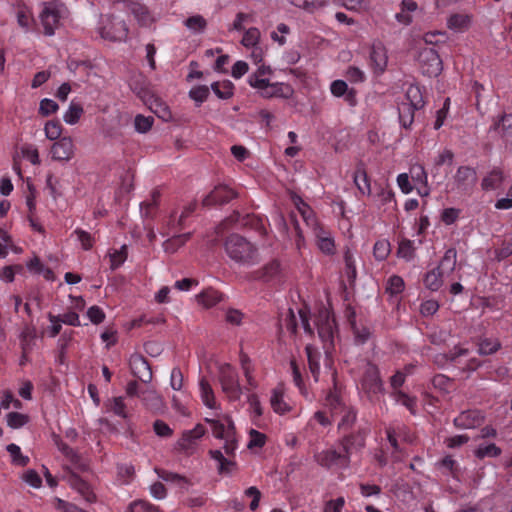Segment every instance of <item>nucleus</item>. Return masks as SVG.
Listing matches in <instances>:
<instances>
[{
  "label": "nucleus",
  "instance_id": "nucleus-1",
  "mask_svg": "<svg viewBox=\"0 0 512 512\" xmlns=\"http://www.w3.org/2000/svg\"><path fill=\"white\" fill-rule=\"evenodd\" d=\"M314 323L326 354L325 365L330 366L332 352L335 348V337L338 334L335 317L328 310L322 309L316 315Z\"/></svg>",
  "mask_w": 512,
  "mask_h": 512
},
{
  "label": "nucleus",
  "instance_id": "nucleus-2",
  "mask_svg": "<svg viewBox=\"0 0 512 512\" xmlns=\"http://www.w3.org/2000/svg\"><path fill=\"white\" fill-rule=\"evenodd\" d=\"M227 255L236 263L253 265L258 262L257 248L239 234H231L225 244Z\"/></svg>",
  "mask_w": 512,
  "mask_h": 512
},
{
  "label": "nucleus",
  "instance_id": "nucleus-3",
  "mask_svg": "<svg viewBox=\"0 0 512 512\" xmlns=\"http://www.w3.org/2000/svg\"><path fill=\"white\" fill-rule=\"evenodd\" d=\"M218 381L229 403L240 401L243 387L240 384L238 371L232 365L225 363L219 367Z\"/></svg>",
  "mask_w": 512,
  "mask_h": 512
},
{
  "label": "nucleus",
  "instance_id": "nucleus-4",
  "mask_svg": "<svg viewBox=\"0 0 512 512\" xmlns=\"http://www.w3.org/2000/svg\"><path fill=\"white\" fill-rule=\"evenodd\" d=\"M67 15V8L58 1H50L43 4L39 14L40 24L45 36H53L62 25V20Z\"/></svg>",
  "mask_w": 512,
  "mask_h": 512
},
{
  "label": "nucleus",
  "instance_id": "nucleus-5",
  "mask_svg": "<svg viewBox=\"0 0 512 512\" xmlns=\"http://www.w3.org/2000/svg\"><path fill=\"white\" fill-rule=\"evenodd\" d=\"M98 30L103 39L110 41H124L129 32L125 20L114 13L101 15Z\"/></svg>",
  "mask_w": 512,
  "mask_h": 512
},
{
  "label": "nucleus",
  "instance_id": "nucleus-6",
  "mask_svg": "<svg viewBox=\"0 0 512 512\" xmlns=\"http://www.w3.org/2000/svg\"><path fill=\"white\" fill-rule=\"evenodd\" d=\"M359 389L373 401L383 392V382L377 365L368 362L360 379Z\"/></svg>",
  "mask_w": 512,
  "mask_h": 512
},
{
  "label": "nucleus",
  "instance_id": "nucleus-7",
  "mask_svg": "<svg viewBox=\"0 0 512 512\" xmlns=\"http://www.w3.org/2000/svg\"><path fill=\"white\" fill-rule=\"evenodd\" d=\"M489 139L512 149V114H503L493 120L488 130Z\"/></svg>",
  "mask_w": 512,
  "mask_h": 512
},
{
  "label": "nucleus",
  "instance_id": "nucleus-8",
  "mask_svg": "<svg viewBox=\"0 0 512 512\" xmlns=\"http://www.w3.org/2000/svg\"><path fill=\"white\" fill-rule=\"evenodd\" d=\"M414 365L410 364L406 366L403 370H398L396 373L390 378V384L393 388V397L395 401L403 406H405L411 414H415V400L410 397L406 393L400 390V387L405 382L406 376L413 373Z\"/></svg>",
  "mask_w": 512,
  "mask_h": 512
},
{
  "label": "nucleus",
  "instance_id": "nucleus-9",
  "mask_svg": "<svg viewBox=\"0 0 512 512\" xmlns=\"http://www.w3.org/2000/svg\"><path fill=\"white\" fill-rule=\"evenodd\" d=\"M314 458L317 464L330 470H345L349 468L351 463L349 456L346 455L340 447L339 449L328 448L322 450L315 454Z\"/></svg>",
  "mask_w": 512,
  "mask_h": 512
},
{
  "label": "nucleus",
  "instance_id": "nucleus-10",
  "mask_svg": "<svg viewBox=\"0 0 512 512\" xmlns=\"http://www.w3.org/2000/svg\"><path fill=\"white\" fill-rule=\"evenodd\" d=\"M476 170L470 166H460L453 176L452 191L460 195L471 194L477 183Z\"/></svg>",
  "mask_w": 512,
  "mask_h": 512
},
{
  "label": "nucleus",
  "instance_id": "nucleus-11",
  "mask_svg": "<svg viewBox=\"0 0 512 512\" xmlns=\"http://www.w3.org/2000/svg\"><path fill=\"white\" fill-rule=\"evenodd\" d=\"M421 72L429 77H436L442 70V61L435 47L423 48L418 54Z\"/></svg>",
  "mask_w": 512,
  "mask_h": 512
},
{
  "label": "nucleus",
  "instance_id": "nucleus-12",
  "mask_svg": "<svg viewBox=\"0 0 512 512\" xmlns=\"http://www.w3.org/2000/svg\"><path fill=\"white\" fill-rule=\"evenodd\" d=\"M368 433V429L359 428L356 432L348 433L339 439L338 445L349 456V460L353 453H358L365 447Z\"/></svg>",
  "mask_w": 512,
  "mask_h": 512
},
{
  "label": "nucleus",
  "instance_id": "nucleus-13",
  "mask_svg": "<svg viewBox=\"0 0 512 512\" xmlns=\"http://www.w3.org/2000/svg\"><path fill=\"white\" fill-rule=\"evenodd\" d=\"M64 478L69 486L77 491L86 502L93 503L96 501V495L90 484L82 479L77 473L71 469H67Z\"/></svg>",
  "mask_w": 512,
  "mask_h": 512
},
{
  "label": "nucleus",
  "instance_id": "nucleus-14",
  "mask_svg": "<svg viewBox=\"0 0 512 512\" xmlns=\"http://www.w3.org/2000/svg\"><path fill=\"white\" fill-rule=\"evenodd\" d=\"M236 197V193L233 189L226 185H219L215 187L204 199V206L223 205L228 203Z\"/></svg>",
  "mask_w": 512,
  "mask_h": 512
},
{
  "label": "nucleus",
  "instance_id": "nucleus-15",
  "mask_svg": "<svg viewBox=\"0 0 512 512\" xmlns=\"http://www.w3.org/2000/svg\"><path fill=\"white\" fill-rule=\"evenodd\" d=\"M132 374L143 383H149L152 380V371L148 361L141 355L134 354L129 361Z\"/></svg>",
  "mask_w": 512,
  "mask_h": 512
},
{
  "label": "nucleus",
  "instance_id": "nucleus-16",
  "mask_svg": "<svg viewBox=\"0 0 512 512\" xmlns=\"http://www.w3.org/2000/svg\"><path fill=\"white\" fill-rule=\"evenodd\" d=\"M51 155L54 160L69 161L74 155L72 138L65 136L57 140L51 147Z\"/></svg>",
  "mask_w": 512,
  "mask_h": 512
},
{
  "label": "nucleus",
  "instance_id": "nucleus-17",
  "mask_svg": "<svg viewBox=\"0 0 512 512\" xmlns=\"http://www.w3.org/2000/svg\"><path fill=\"white\" fill-rule=\"evenodd\" d=\"M388 63L387 50L381 42L373 43L370 51V64L376 74H382Z\"/></svg>",
  "mask_w": 512,
  "mask_h": 512
},
{
  "label": "nucleus",
  "instance_id": "nucleus-18",
  "mask_svg": "<svg viewBox=\"0 0 512 512\" xmlns=\"http://www.w3.org/2000/svg\"><path fill=\"white\" fill-rule=\"evenodd\" d=\"M266 83L267 85H263L261 87H253L254 89L259 90L260 95L263 98H289L290 95L292 94V89L287 84L281 82L271 83L270 80H267Z\"/></svg>",
  "mask_w": 512,
  "mask_h": 512
},
{
  "label": "nucleus",
  "instance_id": "nucleus-19",
  "mask_svg": "<svg viewBox=\"0 0 512 512\" xmlns=\"http://www.w3.org/2000/svg\"><path fill=\"white\" fill-rule=\"evenodd\" d=\"M139 96L145 103L149 104V108L161 119L168 120L171 117L168 106L157 96L149 91L142 90Z\"/></svg>",
  "mask_w": 512,
  "mask_h": 512
},
{
  "label": "nucleus",
  "instance_id": "nucleus-20",
  "mask_svg": "<svg viewBox=\"0 0 512 512\" xmlns=\"http://www.w3.org/2000/svg\"><path fill=\"white\" fill-rule=\"evenodd\" d=\"M292 201L303 221L312 231L322 226V224L318 222L313 209L300 196L294 195Z\"/></svg>",
  "mask_w": 512,
  "mask_h": 512
},
{
  "label": "nucleus",
  "instance_id": "nucleus-21",
  "mask_svg": "<svg viewBox=\"0 0 512 512\" xmlns=\"http://www.w3.org/2000/svg\"><path fill=\"white\" fill-rule=\"evenodd\" d=\"M205 421L210 424L214 437L224 439L235 435L234 424L229 416H224V422L217 419L206 418Z\"/></svg>",
  "mask_w": 512,
  "mask_h": 512
},
{
  "label": "nucleus",
  "instance_id": "nucleus-22",
  "mask_svg": "<svg viewBox=\"0 0 512 512\" xmlns=\"http://www.w3.org/2000/svg\"><path fill=\"white\" fill-rule=\"evenodd\" d=\"M281 272V265L280 262L277 260H272L271 262L267 263L262 268L253 271L250 274V279L252 280H261L264 282H270L272 280H275Z\"/></svg>",
  "mask_w": 512,
  "mask_h": 512
},
{
  "label": "nucleus",
  "instance_id": "nucleus-23",
  "mask_svg": "<svg viewBox=\"0 0 512 512\" xmlns=\"http://www.w3.org/2000/svg\"><path fill=\"white\" fill-rule=\"evenodd\" d=\"M313 234L317 240L318 248L325 254L331 255L335 252V243L334 239L331 236L330 231L324 227L315 228Z\"/></svg>",
  "mask_w": 512,
  "mask_h": 512
},
{
  "label": "nucleus",
  "instance_id": "nucleus-24",
  "mask_svg": "<svg viewBox=\"0 0 512 512\" xmlns=\"http://www.w3.org/2000/svg\"><path fill=\"white\" fill-rule=\"evenodd\" d=\"M483 416L479 411L468 410L460 413L455 419L454 424L459 428L470 429L480 425Z\"/></svg>",
  "mask_w": 512,
  "mask_h": 512
},
{
  "label": "nucleus",
  "instance_id": "nucleus-25",
  "mask_svg": "<svg viewBox=\"0 0 512 512\" xmlns=\"http://www.w3.org/2000/svg\"><path fill=\"white\" fill-rule=\"evenodd\" d=\"M270 405L273 411L279 415H284L291 410V406L284 400L283 385H278L271 391Z\"/></svg>",
  "mask_w": 512,
  "mask_h": 512
},
{
  "label": "nucleus",
  "instance_id": "nucleus-26",
  "mask_svg": "<svg viewBox=\"0 0 512 512\" xmlns=\"http://www.w3.org/2000/svg\"><path fill=\"white\" fill-rule=\"evenodd\" d=\"M200 397L203 404L209 409H219L220 405L215 398L214 390L209 381L202 377L199 380Z\"/></svg>",
  "mask_w": 512,
  "mask_h": 512
},
{
  "label": "nucleus",
  "instance_id": "nucleus-27",
  "mask_svg": "<svg viewBox=\"0 0 512 512\" xmlns=\"http://www.w3.org/2000/svg\"><path fill=\"white\" fill-rule=\"evenodd\" d=\"M305 351L307 354V360H308V366L310 373L312 377L314 378L315 382L319 380L320 376V359H321V353L318 350L317 347L314 345L308 344L305 347Z\"/></svg>",
  "mask_w": 512,
  "mask_h": 512
},
{
  "label": "nucleus",
  "instance_id": "nucleus-28",
  "mask_svg": "<svg viewBox=\"0 0 512 512\" xmlns=\"http://www.w3.org/2000/svg\"><path fill=\"white\" fill-rule=\"evenodd\" d=\"M129 11L133 14L139 25L148 27L154 19L151 16L148 8L140 3H132L129 5Z\"/></svg>",
  "mask_w": 512,
  "mask_h": 512
},
{
  "label": "nucleus",
  "instance_id": "nucleus-29",
  "mask_svg": "<svg viewBox=\"0 0 512 512\" xmlns=\"http://www.w3.org/2000/svg\"><path fill=\"white\" fill-rule=\"evenodd\" d=\"M470 23V16L464 13L452 14L447 19V27L455 32H464L469 28Z\"/></svg>",
  "mask_w": 512,
  "mask_h": 512
},
{
  "label": "nucleus",
  "instance_id": "nucleus-30",
  "mask_svg": "<svg viewBox=\"0 0 512 512\" xmlns=\"http://www.w3.org/2000/svg\"><path fill=\"white\" fill-rule=\"evenodd\" d=\"M271 74V67L262 64L257 68V70L254 73L249 75L248 83L251 87H261L263 85H267L266 81L269 80V78H267L266 76H269Z\"/></svg>",
  "mask_w": 512,
  "mask_h": 512
},
{
  "label": "nucleus",
  "instance_id": "nucleus-31",
  "mask_svg": "<svg viewBox=\"0 0 512 512\" xmlns=\"http://www.w3.org/2000/svg\"><path fill=\"white\" fill-rule=\"evenodd\" d=\"M399 120L403 127L408 128L414 122L416 105L410 100L409 103H402L399 108Z\"/></svg>",
  "mask_w": 512,
  "mask_h": 512
},
{
  "label": "nucleus",
  "instance_id": "nucleus-32",
  "mask_svg": "<svg viewBox=\"0 0 512 512\" xmlns=\"http://www.w3.org/2000/svg\"><path fill=\"white\" fill-rule=\"evenodd\" d=\"M415 11L416 2L412 0H403L401 3V10L396 13L395 18L399 23L409 25L413 20L412 13Z\"/></svg>",
  "mask_w": 512,
  "mask_h": 512
},
{
  "label": "nucleus",
  "instance_id": "nucleus-33",
  "mask_svg": "<svg viewBox=\"0 0 512 512\" xmlns=\"http://www.w3.org/2000/svg\"><path fill=\"white\" fill-rule=\"evenodd\" d=\"M469 354V350L461 347L456 346L453 350L449 351V353L439 354L436 357V362L439 364H447L449 362L451 363H460L459 359L461 357L467 356Z\"/></svg>",
  "mask_w": 512,
  "mask_h": 512
},
{
  "label": "nucleus",
  "instance_id": "nucleus-34",
  "mask_svg": "<svg viewBox=\"0 0 512 512\" xmlns=\"http://www.w3.org/2000/svg\"><path fill=\"white\" fill-rule=\"evenodd\" d=\"M197 299L204 307L210 308L222 300V294L213 288H208L197 295Z\"/></svg>",
  "mask_w": 512,
  "mask_h": 512
},
{
  "label": "nucleus",
  "instance_id": "nucleus-35",
  "mask_svg": "<svg viewBox=\"0 0 512 512\" xmlns=\"http://www.w3.org/2000/svg\"><path fill=\"white\" fill-rule=\"evenodd\" d=\"M190 237L191 233L173 235L163 243L164 251L171 254L175 253L190 239Z\"/></svg>",
  "mask_w": 512,
  "mask_h": 512
},
{
  "label": "nucleus",
  "instance_id": "nucleus-36",
  "mask_svg": "<svg viewBox=\"0 0 512 512\" xmlns=\"http://www.w3.org/2000/svg\"><path fill=\"white\" fill-rule=\"evenodd\" d=\"M184 25L194 34H202L207 28V20L200 14L188 17L184 21Z\"/></svg>",
  "mask_w": 512,
  "mask_h": 512
},
{
  "label": "nucleus",
  "instance_id": "nucleus-37",
  "mask_svg": "<svg viewBox=\"0 0 512 512\" xmlns=\"http://www.w3.org/2000/svg\"><path fill=\"white\" fill-rule=\"evenodd\" d=\"M211 89L220 99H229L234 94V84L229 80L214 82L211 85Z\"/></svg>",
  "mask_w": 512,
  "mask_h": 512
},
{
  "label": "nucleus",
  "instance_id": "nucleus-38",
  "mask_svg": "<svg viewBox=\"0 0 512 512\" xmlns=\"http://www.w3.org/2000/svg\"><path fill=\"white\" fill-rule=\"evenodd\" d=\"M290 368H291L292 378H293V382H294L295 386L299 389L300 393L303 396L307 397L308 389L305 385L300 366L298 365V363L295 359H291Z\"/></svg>",
  "mask_w": 512,
  "mask_h": 512
},
{
  "label": "nucleus",
  "instance_id": "nucleus-39",
  "mask_svg": "<svg viewBox=\"0 0 512 512\" xmlns=\"http://www.w3.org/2000/svg\"><path fill=\"white\" fill-rule=\"evenodd\" d=\"M342 412H343V415H342L340 422L338 423V429L342 430V431H346V430H349L350 428H352V426L356 422L357 411L354 407L344 406Z\"/></svg>",
  "mask_w": 512,
  "mask_h": 512
},
{
  "label": "nucleus",
  "instance_id": "nucleus-40",
  "mask_svg": "<svg viewBox=\"0 0 512 512\" xmlns=\"http://www.w3.org/2000/svg\"><path fill=\"white\" fill-rule=\"evenodd\" d=\"M443 272L440 271V267H436L425 276V286L431 291H437L443 284Z\"/></svg>",
  "mask_w": 512,
  "mask_h": 512
},
{
  "label": "nucleus",
  "instance_id": "nucleus-41",
  "mask_svg": "<svg viewBox=\"0 0 512 512\" xmlns=\"http://www.w3.org/2000/svg\"><path fill=\"white\" fill-rule=\"evenodd\" d=\"M6 450L11 456L12 464L20 467H25L29 464V457L22 454L21 448L18 445L11 443L7 445Z\"/></svg>",
  "mask_w": 512,
  "mask_h": 512
},
{
  "label": "nucleus",
  "instance_id": "nucleus-42",
  "mask_svg": "<svg viewBox=\"0 0 512 512\" xmlns=\"http://www.w3.org/2000/svg\"><path fill=\"white\" fill-rule=\"evenodd\" d=\"M354 182L362 194L370 193V182L367 172L363 167L358 166L354 173Z\"/></svg>",
  "mask_w": 512,
  "mask_h": 512
},
{
  "label": "nucleus",
  "instance_id": "nucleus-43",
  "mask_svg": "<svg viewBox=\"0 0 512 512\" xmlns=\"http://www.w3.org/2000/svg\"><path fill=\"white\" fill-rule=\"evenodd\" d=\"M58 448L75 467H77L81 471H85L87 469V465L81 463L80 456L69 445L61 442L60 444H58Z\"/></svg>",
  "mask_w": 512,
  "mask_h": 512
},
{
  "label": "nucleus",
  "instance_id": "nucleus-44",
  "mask_svg": "<svg viewBox=\"0 0 512 512\" xmlns=\"http://www.w3.org/2000/svg\"><path fill=\"white\" fill-rule=\"evenodd\" d=\"M84 113V109L81 104L71 102L68 110L65 112L63 119L67 124H76Z\"/></svg>",
  "mask_w": 512,
  "mask_h": 512
},
{
  "label": "nucleus",
  "instance_id": "nucleus-45",
  "mask_svg": "<svg viewBox=\"0 0 512 512\" xmlns=\"http://www.w3.org/2000/svg\"><path fill=\"white\" fill-rule=\"evenodd\" d=\"M391 252V245L387 239L377 240L373 247V256L378 261H384Z\"/></svg>",
  "mask_w": 512,
  "mask_h": 512
},
{
  "label": "nucleus",
  "instance_id": "nucleus-46",
  "mask_svg": "<svg viewBox=\"0 0 512 512\" xmlns=\"http://www.w3.org/2000/svg\"><path fill=\"white\" fill-rule=\"evenodd\" d=\"M502 182V172L500 170H493L482 180L481 186L483 190H494Z\"/></svg>",
  "mask_w": 512,
  "mask_h": 512
},
{
  "label": "nucleus",
  "instance_id": "nucleus-47",
  "mask_svg": "<svg viewBox=\"0 0 512 512\" xmlns=\"http://www.w3.org/2000/svg\"><path fill=\"white\" fill-rule=\"evenodd\" d=\"M457 262V252L454 248H450L446 250L444 256L441 259L440 265V271H448L452 272L455 269Z\"/></svg>",
  "mask_w": 512,
  "mask_h": 512
},
{
  "label": "nucleus",
  "instance_id": "nucleus-48",
  "mask_svg": "<svg viewBox=\"0 0 512 512\" xmlns=\"http://www.w3.org/2000/svg\"><path fill=\"white\" fill-rule=\"evenodd\" d=\"M17 23L26 32L29 31L34 24V18L31 11L27 7H21L17 11Z\"/></svg>",
  "mask_w": 512,
  "mask_h": 512
},
{
  "label": "nucleus",
  "instance_id": "nucleus-49",
  "mask_svg": "<svg viewBox=\"0 0 512 512\" xmlns=\"http://www.w3.org/2000/svg\"><path fill=\"white\" fill-rule=\"evenodd\" d=\"M345 262V274L349 283H353L357 277V270L355 265V259L350 250H346L344 253Z\"/></svg>",
  "mask_w": 512,
  "mask_h": 512
},
{
  "label": "nucleus",
  "instance_id": "nucleus-50",
  "mask_svg": "<svg viewBox=\"0 0 512 512\" xmlns=\"http://www.w3.org/2000/svg\"><path fill=\"white\" fill-rule=\"evenodd\" d=\"M160 199V192L154 190L151 194V200L141 203V212L146 217H152L155 213Z\"/></svg>",
  "mask_w": 512,
  "mask_h": 512
},
{
  "label": "nucleus",
  "instance_id": "nucleus-51",
  "mask_svg": "<svg viewBox=\"0 0 512 512\" xmlns=\"http://www.w3.org/2000/svg\"><path fill=\"white\" fill-rule=\"evenodd\" d=\"M127 246L123 245L119 250L109 254L110 269H118L127 259Z\"/></svg>",
  "mask_w": 512,
  "mask_h": 512
},
{
  "label": "nucleus",
  "instance_id": "nucleus-52",
  "mask_svg": "<svg viewBox=\"0 0 512 512\" xmlns=\"http://www.w3.org/2000/svg\"><path fill=\"white\" fill-rule=\"evenodd\" d=\"M413 241L402 238L398 243L397 256L406 260H411L414 256Z\"/></svg>",
  "mask_w": 512,
  "mask_h": 512
},
{
  "label": "nucleus",
  "instance_id": "nucleus-53",
  "mask_svg": "<svg viewBox=\"0 0 512 512\" xmlns=\"http://www.w3.org/2000/svg\"><path fill=\"white\" fill-rule=\"evenodd\" d=\"M247 402L252 419H259L263 415V408L259 396L256 393H251L247 396Z\"/></svg>",
  "mask_w": 512,
  "mask_h": 512
},
{
  "label": "nucleus",
  "instance_id": "nucleus-54",
  "mask_svg": "<svg viewBox=\"0 0 512 512\" xmlns=\"http://www.w3.org/2000/svg\"><path fill=\"white\" fill-rule=\"evenodd\" d=\"M253 21L254 15L252 13L239 12L236 14V17L229 30L244 31L245 25L252 23Z\"/></svg>",
  "mask_w": 512,
  "mask_h": 512
},
{
  "label": "nucleus",
  "instance_id": "nucleus-55",
  "mask_svg": "<svg viewBox=\"0 0 512 512\" xmlns=\"http://www.w3.org/2000/svg\"><path fill=\"white\" fill-rule=\"evenodd\" d=\"M295 7L304 9L308 12H314L315 10L323 7L326 4V0H289Z\"/></svg>",
  "mask_w": 512,
  "mask_h": 512
},
{
  "label": "nucleus",
  "instance_id": "nucleus-56",
  "mask_svg": "<svg viewBox=\"0 0 512 512\" xmlns=\"http://www.w3.org/2000/svg\"><path fill=\"white\" fill-rule=\"evenodd\" d=\"M156 473L159 478H161L162 480H164L166 482H172V483H176L179 485L189 483V480L185 476H182V475L174 473V472H170V471H167L164 469H156Z\"/></svg>",
  "mask_w": 512,
  "mask_h": 512
},
{
  "label": "nucleus",
  "instance_id": "nucleus-57",
  "mask_svg": "<svg viewBox=\"0 0 512 512\" xmlns=\"http://www.w3.org/2000/svg\"><path fill=\"white\" fill-rule=\"evenodd\" d=\"M501 454V449L495 444L479 445L475 450V456L479 459L486 457H497Z\"/></svg>",
  "mask_w": 512,
  "mask_h": 512
},
{
  "label": "nucleus",
  "instance_id": "nucleus-58",
  "mask_svg": "<svg viewBox=\"0 0 512 512\" xmlns=\"http://www.w3.org/2000/svg\"><path fill=\"white\" fill-rule=\"evenodd\" d=\"M260 39V31L256 27H251L247 30H244V35L242 37L241 43L243 46L249 48L257 46Z\"/></svg>",
  "mask_w": 512,
  "mask_h": 512
},
{
  "label": "nucleus",
  "instance_id": "nucleus-59",
  "mask_svg": "<svg viewBox=\"0 0 512 512\" xmlns=\"http://www.w3.org/2000/svg\"><path fill=\"white\" fill-rule=\"evenodd\" d=\"M44 131L49 140H59L62 134V125L58 120H50L45 124Z\"/></svg>",
  "mask_w": 512,
  "mask_h": 512
},
{
  "label": "nucleus",
  "instance_id": "nucleus-60",
  "mask_svg": "<svg viewBox=\"0 0 512 512\" xmlns=\"http://www.w3.org/2000/svg\"><path fill=\"white\" fill-rule=\"evenodd\" d=\"M500 342L497 339H482L479 343L478 352L481 355H490L500 348Z\"/></svg>",
  "mask_w": 512,
  "mask_h": 512
},
{
  "label": "nucleus",
  "instance_id": "nucleus-61",
  "mask_svg": "<svg viewBox=\"0 0 512 512\" xmlns=\"http://www.w3.org/2000/svg\"><path fill=\"white\" fill-rule=\"evenodd\" d=\"M404 281L400 276H391L386 285V292L391 296L398 295L404 290Z\"/></svg>",
  "mask_w": 512,
  "mask_h": 512
},
{
  "label": "nucleus",
  "instance_id": "nucleus-62",
  "mask_svg": "<svg viewBox=\"0 0 512 512\" xmlns=\"http://www.w3.org/2000/svg\"><path fill=\"white\" fill-rule=\"evenodd\" d=\"M135 474L134 467L129 464H120L117 466V477L121 484H128Z\"/></svg>",
  "mask_w": 512,
  "mask_h": 512
},
{
  "label": "nucleus",
  "instance_id": "nucleus-63",
  "mask_svg": "<svg viewBox=\"0 0 512 512\" xmlns=\"http://www.w3.org/2000/svg\"><path fill=\"white\" fill-rule=\"evenodd\" d=\"M302 433L304 438L312 442L323 433V429H320L318 424H316L313 420L309 419Z\"/></svg>",
  "mask_w": 512,
  "mask_h": 512
},
{
  "label": "nucleus",
  "instance_id": "nucleus-64",
  "mask_svg": "<svg viewBox=\"0 0 512 512\" xmlns=\"http://www.w3.org/2000/svg\"><path fill=\"white\" fill-rule=\"evenodd\" d=\"M131 512H158V507L145 501L138 500L130 504Z\"/></svg>",
  "mask_w": 512,
  "mask_h": 512
}]
</instances>
